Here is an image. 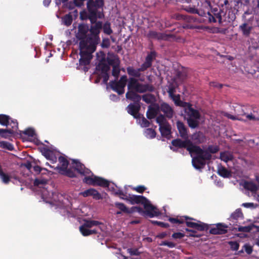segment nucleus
<instances>
[{
    "instance_id": "obj_1",
    "label": "nucleus",
    "mask_w": 259,
    "mask_h": 259,
    "mask_svg": "<svg viewBox=\"0 0 259 259\" xmlns=\"http://www.w3.org/2000/svg\"><path fill=\"white\" fill-rule=\"evenodd\" d=\"M92 24L91 28V35L87 38L80 40L79 43L80 64L83 65H88L90 63L92 58V54L94 52L96 49V46L100 41L99 34L102 26L101 22L96 20Z\"/></svg>"
},
{
    "instance_id": "obj_2",
    "label": "nucleus",
    "mask_w": 259,
    "mask_h": 259,
    "mask_svg": "<svg viewBox=\"0 0 259 259\" xmlns=\"http://www.w3.org/2000/svg\"><path fill=\"white\" fill-rule=\"evenodd\" d=\"M172 146L178 148H186L192 157V163L196 169H200L204 165V159L208 158L210 155L203 152L199 147L193 145L189 140L182 141L180 139L173 140Z\"/></svg>"
},
{
    "instance_id": "obj_3",
    "label": "nucleus",
    "mask_w": 259,
    "mask_h": 259,
    "mask_svg": "<svg viewBox=\"0 0 259 259\" xmlns=\"http://www.w3.org/2000/svg\"><path fill=\"white\" fill-rule=\"evenodd\" d=\"M75 164L74 167L80 174L87 176L83 180V182L93 186H100L102 187H108L115 194L123 195L122 191L117 186L112 187L110 186L108 182L100 177H96L93 175L90 169L85 168L84 166L76 160H73Z\"/></svg>"
},
{
    "instance_id": "obj_4",
    "label": "nucleus",
    "mask_w": 259,
    "mask_h": 259,
    "mask_svg": "<svg viewBox=\"0 0 259 259\" xmlns=\"http://www.w3.org/2000/svg\"><path fill=\"white\" fill-rule=\"evenodd\" d=\"M183 2L187 3H190L192 0H182ZM196 3L193 6H189L184 8V10L192 14H198V15L202 16H205L209 19V21L211 22H215L218 21L219 22H221L222 18L221 15L219 13H214L213 15H212L210 12L209 11L210 7V3L205 1L203 3V6L205 8V10H201L197 9V6L199 5L198 0H195Z\"/></svg>"
},
{
    "instance_id": "obj_5",
    "label": "nucleus",
    "mask_w": 259,
    "mask_h": 259,
    "mask_svg": "<svg viewBox=\"0 0 259 259\" xmlns=\"http://www.w3.org/2000/svg\"><path fill=\"white\" fill-rule=\"evenodd\" d=\"M126 200L132 204L141 203L144 204V208L147 212V214L151 218L158 216L160 213L158 210L150 202L141 196L132 195L130 196Z\"/></svg>"
},
{
    "instance_id": "obj_6",
    "label": "nucleus",
    "mask_w": 259,
    "mask_h": 259,
    "mask_svg": "<svg viewBox=\"0 0 259 259\" xmlns=\"http://www.w3.org/2000/svg\"><path fill=\"white\" fill-rule=\"evenodd\" d=\"M185 113L188 116L187 121L189 126L192 128L196 127L199 124L200 118L199 112L188 105L185 108Z\"/></svg>"
},
{
    "instance_id": "obj_7",
    "label": "nucleus",
    "mask_w": 259,
    "mask_h": 259,
    "mask_svg": "<svg viewBox=\"0 0 259 259\" xmlns=\"http://www.w3.org/2000/svg\"><path fill=\"white\" fill-rule=\"evenodd\" d=\"M178 81L177 79L175 80V82L171 84H170L168 87V93L169 97L173 100L175 103L178 106H185L187 104L186 103L182 102L180 100V95H176L174 93L176 92V88L177 87Z\"/></svg>"
},
{
    "instance_id": "obj_8",
    "label": "nucleus",
    "mask_w": 259,
    "mask_h": 259,
    "mask_svg": "<svg viewBox=\"0 0 259 259\" xmlns=\"http://www.w3.org/2000/svg\"><path fill=\"white\" fill-rule=\"evenodd\" d=\"M127 88L128 90L139 93L145 92L148 89L147 86L140 84L137 79L132 77L128 80Z\"/></svg>"
},
{
    "instance_id": "obj_9",
    "label": "nucleus",
    "mask_w": 259,
    "mask_h": 259,
    "mask_svg": "<svg viewBox=\"0 0 259 259\" xmlns=\"http://www.w3.org/2000/svg\"><path fill=\"white\" fill-rule=\"evenodd\" d=\"M127 82V77L124 75L121 77L118 81H112L110 82L111 88L118 94L121 95L124 92V87Z\"/></svg>"
},
{
    "instance_id": "obj_10",
    "label": "nucleus",
    "mask_w": 259,
    "mask_h": 259,
    "mask_svg": "<svg viewBox=\"0 0 259 259\" xmlns=\"http://www.w3.org/2000/svg\"><path fill=\"white\" fill-rule=\"evenodd\" d=\"M246 109V108L245 107L237 105L235 107V116L230 115L228 113H226L225 115L228 118L233 120H246V118L245 119L244 118V117H246V115L248 114L245 112Z\"/></svg>"
},
{
    "instance_id": "obj_11",
    "label": "nucleus",
    "mask_w": 259,
    "mask_h": 259,
    "mask_svg": "<svg viewBox=\"0 0 259 259\" xmlns=\"http://www.w3.org/2000/svg\"><path fill=\"white\" fill-rule=\"evenodd\" d=\"M87 7L89 12V18L91 22L93 23L97 20V10L100 7H98L96 3L93 0H89L87 3Z\"/></svg>"
},
{
    "instance_id": "obj_12",
    "label": "nucleus",
    "mask_w": 259,
    "mask_h": 259,
    "mask_svg": "<svg viewBox=\"0 0 259 259\" xmlns=\"http://www.w3.org/2000/svg\"><path fill=\"white\" fill-rule=\"evenodd\" d=\"M107 59L108 63L113 66L112 75L117 77L120 72L118 59L116 56L110 55L108 56Z\"/></svg>"
},
{
    "instance_id": "obj_13",
    "label": "nucleus",
    "mask_w": 259,
    "mask_h": 259,
    "mask_svg": "<svg viewBox=\"0 0 259 259\" xmlns=\"http://www.w3.org/2000/svg\"><path fill=\"white\" fill-rule=\"evenodd\" d=\"M41 197L44 201L47 202H51L52 201H56V194L49 192L48 190V187L44 188L41 190Z\"/></svg>"
},
{
    "instance_id": "obj_14",
    "label": "nucleus",
    "mask_w": 259,
    "mask_h": 259,
    "mask_svg": "<svg viewBox=\"0 0 259 259\" xmlns=\"http://www.w3.org/2000/svg\"><path fill=\"white\" fill-rule=\"evenodd\" d=\"M41 197L44 201L47 202H51L52 201H56V194L49 192L48 190V187L44 188L41 190Z\"/></svg>"
},
{
    "instance_id": "obj_15",
    "label": "nucleus",
    "mask_w": 259,
    "mask_h": 259,
    "mask_svg": "<svg viewBox=\"0 0 259 259\" xmlns=\"http://www.w3.org/2000/svg\"><path fill=\"white\" fill-rule=\"evenodd\" d=\"M228 227L223 224H218L210 229V233L212 234H223L227 232Z\"/></svg>"
},
{
    "instance_id": "obj_16",
    "label": "nucleus",
    "mask_w": 259,
    "mask_h": 259,
    "mask_svg": "<svg viewBox=\"0 0 259 259\" xmlns=\"http://www.w3.org/2000/svg\"><path fill=\"white\" fill-rule=\"evenodd\" d=\"M84 197L92 196L94 199L99 200L101 198L100 194L95 189L91 188L79 193Z\"/></svg>"
},
{
    "instance_id": "obj_17",
    "label": "nucleus",
    "mask_w": 259,
    "mask_h": 259,
    "mask_svg": "<svg viewBox=\"0 0 259 259\" xmlns=\"http://www.w3.org/2000/svg\"><path fill=\"white\" fill-rule=\"evenodd\" d=\"M89 31V27L87 25L84 24H80L78 28V32L77 34V37L79 39H81V40L85 39L88 37H85L86 34Z\"/></svg>"
},
{
    "instance_id": "obj_18",
    "label": "nucleus",
    "mask_w": 259,
    "mask_h": 259,
    "mask_svg": "<svg viewBox=\"0 0 259 259\" xmlns=\"http://www.w3.org/2000/svg\"><path fill=\"white\" fill-rule=\"evenodd\" d=\"M13 123V125L12 126V130H4L0 128V136L4 138H7L12 134H13L18 128V123L16 122H14L13 121H12Z\"/></svg>"
},
{
    "instance_id": "obj_19",
    "label": "nucleus",
    "mask_w": 259,
    "mask_h": 259,
    "mask_svg": "<svg viewBox=\"0 0 259 259\" xmlns=\"http://www.w3.org/2000/svg\"><path fill=\"white\" fill-rule=\"evenodd\" d=\"M160 109L168 118H171L172 117L174 111L167 104L162 103L161 105Z\"/></svg>"
},
{
    "instance_id": "obj_20",
    "label": "nucleus",
    "mask_w": 259,
    "mask_h": 259,
    "mask_svg": "<svg viewBox=\"0 0 259 259\" xmlns=\"http://www.w3.org/2000/svg\"><path fill=\"white\" fill-rule=\"evenodd\" d=\"M154 58V53H151L150 54L148 55L146 58L145 62L142 64L141 67L139 68V70L143 71L148 68L150 67L151 65L152 61Z\"/></svg>"
},
{
    "instance_id": "obj_21",
    "label": "nucleus",
    "mask_w": 259,
    "mask_h": 259,
    "mask_svg": "<svg viewBox=\"0 0 259 259\" xmlns=\"http://www.w3.org/2000/svg\"><path fill=\"white\" fill-rule=\"evenodd\" d=\"M115 205L116 207L119 209L121 211H123L125 213H131L133 211H137L140 212V209L139 207H135L132 208V210H129L124 204L121 203H115Z\"/></svg>"
},
{
    "instance_id": "obj_22",
    "label": "nucleus",
    "mask_w": 259,
    "mask_h": 259,
    "mask_svg": "<svg viewBox=\"0 0 259 259\" xmlns=\"http://www.w3.org/2000/svg\"><path fill=\"white\" fill-rule=\"evenodd\" d=\"M79 231L84 236H89L98 232V229H91L82 226H80Z\"/></svg>"
},
{
    "instance_id": "obj_23",
    "label": "nucleus",
    "mask_w": 259,
    "mask_h": 259,
    "mask_svg": "<svg viewBox=\"0 0 259 259\" xmlns=\"http://www.w3.org/2000/svg\"><path fill=\"white\" fill-rule=\"evenodd\" d=\"M100 225L101 224L98 221L85 220L82 226L90 229H91L92 227L96 226L97 227L96 229L98 230H102V228Z\"/></svg>"
},
{
    "instance_id": "obj_24",
    "label": "nucleus",
    "mask_w": 259,
    "mask_h": 259,
    "mask_svg": "<svg viewBox=\"0 0 259 259\" xmlns=\"http://www.w3.org/2000/svg\"><path fill=\"white\" fill-rule=\"evenodd\" d=\"M177 126L181 137L185 139H186L187 138V132L184 124L182 122L178 121L177 122Z\"/></svg>"
},
{
    "instance_id": "obj_25",
    "label": "nucleus",
    "mask_w": 259,
    "mask_h": 259,
    "mask_svg": "<svg viewBox=\"0 0 259 259\" xmlns=\"http://www.w3.org/2000/svg\"><path fill=\"white\" fill-rule=\"evenodd\" d=\"M126 98L134 102H138L140 100V96L135 91L128 90L126 94Z\"/></svg>"
},
{
    "instance_id": "obj_26",
    "label": "nucleus",
    "mask_w": 259,
    "mask_h": 259,
    "mask_svg": "<svg viewBox=\"0 0 259 259\" xmlns=\"http://www.w3.org/2000/svg\"><path fill=\"white\" fill-rule=\"evenodd\" d=\"M68 165V161L64 157L61 156L59 158V164L57 166L58 169L65 171L67 169Z\"/></svg>"
},
{
    "instance_id": "obj_27",
    "label": "nucleus",
    "mask_w": 259,
    "mask_h": 259,
    "mask_svg": "<svg viewBox=\"0 0 259 259\" xmlns=\"http://www.w3.org/2000/svg\"><path fill=\"white\" fill-rule=\"evenodd\" d=\"M126 110L129 114L133 115L135 117H137L138 108L137 106L131 104L127 107Z\"/></svg>"
},
{
    "instance_id": "obj_28",
    "label": "nucleus",
    "mask_w": 259,
    "mask_h": 259,
    "mask_svg": "<svg viewBox=\"0 0 259 259\" xmlns=\"http://www.w3.org/2000/svg\"><path fill=\"white\" fill-rule=\"evenodd\" d=\"M186 225L188 227L197 229L199 231H202L204 229L203 225L197 223L186 221Z\"/></svg>"
},
{
    "instance_id": "obj_29",
    "label": "nucleus",
    "mask_w": 259,
    "mask_h": 259,
    "mask_svg": "<svg viewBox=\"0 0 259 259\" xmlns=\"http://www.w3.org/2000/svg\"><path fill=\"white\" fill-rule=\"evenodd\" d=\"M146 114L148 118H154L157 114V109L153 106H149Z\"/></svg>"
},
{
    "instance_id": "obj_30",
    "label": "nucleus",
    "mask_w": 259,
    "mask_h": 259,
    "mask_svg": "<svg viewBox=\"0 0 259 259\" xmlns=\"http://www.w3.org/2000/svg\"><path fill=\"white\" fill-rule=\"evenodd\" d=\"M159 130L162 136L167 137L170 134V125L168 123L161 125L159 126Z\"/></svg>"
},
{
    "instance_id": "obj_31",
    "label": "nucleus",
    "mask_w": 259,
    "mask_h": 259,
    "mask_svg": "<svg viewBox=\"0 0 259 259\" xmlns=\"http://www.w3.org/2000/svg\"><path fill=\"white\" fill-rule=\"evenodd\" d=\"M244 187L251 191L252 192H255L257 190L256 185L251 182H245L243 184Z\"/></svg>"
},
{
    "instance_id": "obj_32",
    "label": "nucleus",
    "mask_w": 259,
    "mask_h": 259,
    "mask_svg": "<svg viewBox=\"0 0 259 259\" xmlns=\"http://www.w3.org/2000/svg\"><path fill=\"white\" fill-rule=\"evenodd\" d=\"M101 67L103 72L102 77L103 78V81L106 83L109 79V75L107 72L109 70L110 67L109 65H103Z\"/></svg>"
},
{
    "instance_id": "obj_33",
    "label": "nucleus",
    "mask_w": 259,
    "mask_h": 259,
    "mask_svg": "<svg viewBox=\"0 0 259 259\" xmlns=\"http://www.w3.org/2000/svg\"><path fill=\"white\" fill-rule=\"evenodd\" d=\"M218 171L220 176L224 178H227L231 176L230 172L224 167H219Z\"/></svg>"
},
{
    "instance_id": "obj_34",
    "label": "nucleus",
    "mask_w": 259,
    "mask_h": 259,
    "mask_svg": "<svg viewBox=\"0 0 259 259\" xmlns=\"http://www.w3.org/2000/svg\"><path fill=\"white\" fill-rule=\"evenodd\" d=\"M221 159L225 162H228L233 159L232 153L229 152H225L221 154Z\"/></svg>"
},
{
    "instance_id": "obj_35",
    "label": "nucleus",
    "mask_w": 259,
    "mask_h": 259,
    "mask_svg": "<svg viewBox=\"0 0 259 259\" xmlns=\"http://www.w3.org/2000/svg\"><path fill=\"white\" fill-rule=\"evenodd\" d=\"M253 229H255L256 230L259 232V226H257L254 225H252L247 227H241L238 228V230L239 231L243 232H249L250 231L253 230Z\"/></svg>"
},
{
    "instance_id": "obj_36",
    "label": "nucleus",
    "mask_w": 259,
    "mask_h": 259,
    "mask_svg": "<svg viewBox=\"0 0 259 259\" xmlns=\"http://www.w3.org/2000/svg\"><path fill=\"white\" fill-rule=\"evenodd\" d=\"M246 119L249 120L257 121L259 120V113L257 112L253 111L250 114H247L246 116Z\"/></svg>"
},
{
    "instance_id": "obj_37",
    "label": "nucleus",
    "mask_w": 259,
    "mask_h": 259,
    "mask_svg": "<svg viewBox=\"0 0 259 259\" xmlns=\"http://www.w3.org/2000/svg\"><path fill=\"white\" fill-rule=\"evenodd\" d=\"M47 181L43 179H36L34 181V185L38 186L40 188L43 189L46 188Z\"/></svg>"
},
{
    "instance_id": "obj_38",
    "label": "nucleus",
    "mask_w": 259,
    "mask_h": 259,
    "mask_svg": "<svg viewBox=\"0 0 259 259\" xmlns=\"http://www.w3.org/2000/svg\"><path fill=\"white\" fill-rule=\"evenodd\" d=\"M0 178L2 182L6 184L9 183L11 179L10 177L8 174L4 172L2 170V171H0Z\"/></svg>"
},
{
    "instance_id": "obj_39",
    "label": "nucleus",
    "mask_w": 259,
    "mask_h": 259,
    "mask_svg": "<svg viewBox=\"0 0 259 259\" xmlns=\"http://www.w3.org/2000/svg\"><path fill=\"white\" fill-rule=\"evenodd\" d=\"M241 29L242 30L243 34L245 35H248L250 33V30L251 29V27L247 24H243V25L240 26Z\"/></svg>"
},
{
    "instance_id": "obj_40",
    "label": "nucleus",
    "mask_w": 259,
    "mask_h": 259,
    "mask_svg": "<svg viewBox=\"0 0 259 259\" xmlns=\"http://www.w3.org/2000/svg\"><path fill=\"white\" fill-rule=\"evenodd\" d=\"M127 71L128 74L132 76L139 77L140 75V72L141 71L139 70V68L138 70H135L132 67H128L127 68Z\"/></svg>"
},
{
    "instance_id": "obj_41",
    "label": "nucleus",
    "mask_w": 259,
    "mask_h": 259,
    "mask_svg": "<svg viewBox=\"0 0 259 259\" xmlns=\"http://www.w3.org/2000/svg\"><path fill=\"white\" fill-rule=\"evenodd\" d=\"M201 150L203 152H207L210 155V157L209 158L204 159V164H205V160L209 159L210 158V157H211L210 153H214L217 152L218 151V148L217 147H209L208 148L207 150H206V151H203L202 149H201Z\"/></svg>"
},
{
    "instance_id": "obj_42",
    "label": "nucleus",
    "mask_w": 259,
    "mask_h": 259,
    "mask_svg": "<svg viewBox=\"0 0 259 259\" xmlns=\"http://www.w3.org/2000/svg\"><path fill=\"white\" fill-rule=\"evenodd\" d=\"M145 135L148 138H153L156 136V133L151 128H147L145 131Z\"/></svg>"
},
{
    "instance_id": "obj_43",
    "label": "nucleus",
    "mask_w": 259,
    "mask_h": 259,
    "mask_svg": "<svg viewBox=\"0 0 259 259\" xmlns=\"http://www.w3.org/2000/svg\"><path fill=\"white\" fill-rule=\"evenodd\" d=\"M62 21L64 24L66 26L70 25L72 22V17L70 15H66L63 18Z\"/></svg>"
},
{
    "instance_id": "obj_44",
    "label": "nucleus",
    "mask_w": 259,
    "mask_h": 259,
    "mask_svg": "<svg viewBox=\"0 0 259 259\" xmlns=\"http://www.w3.org/2000/svg\"><path fill=\"white\" fill-rule=\"evenodd\" d=\"M9 123V118L5 115H0V124L7 126Z\"/></svg>"
},
{
    "instance_id": "obj_45",
    "label": "nucleus",
    "mask_w": 259,
    "mask_h": 259,
    "mask_svg": "<svg viewBox=\"0 0 259 259\" xmlns=\"http://www.w3.org/2000/svg\"><path fill=\"white\" fill-rule=\"evenodd\" d=\"M138 122L142 127H148L149 125V122L144 117H139Z\"/></svg>"
},
{
    "instance_id": "obj_46",
    "label": "nucleus",
    "mask_w": 259,
    "mask_h": 259,
    "mask_svg": "<svg viewBox=\"0 0 259 259\" xmlns=\"http://www.w3.org/2000/svg\"><path fill=\"white\" fill-rule=\"evenodd\" d=\"M0 146L2 148L7 149L9 150H12L14 149L13 146L7 142H0Z\"/></svg>"
},
{
    "instance_id": "obj_47",
    "label": "nucleus",
    "mask_w": 259,
    "mask_h": 259,
    "mask_svg": "<svg viewBox=\"0 0 259 259\" xmlns=\"http://www.w3.org/2000/svg\"><path fill=\"white\" fill-rule=\"evenodd\" d=\"M156 121L159 124V126L167 123L165 118L162 115L158 116L156 118Z\"/></svg>"
},
{
    "instance_id": "obj_48",
    "label": "nucleus",
    "mask_w": 259,
    "mask_h": 259,
    "mask_svg": "<svg viewBox=\"0 0 259 259\" xmlns=\"http://www.w3.org/2000/svg\"><path fill=\"white\" fill-rule=\"evenodd\" d=\"M143 100L147 103H151L153 101V97L151 95H145L142 97Z\"/></svg>"
},
{
    "instance_id": "obj_49",
    "label": "nucleus",
    "mask_w": 259,
    "mask_h": 259,
    "mask_svg": "<svg viewBox=\"0 0 259 259\" xmlns=\"http://www.w3.org/2000/svg\"><path fill=\"white\" fill-rule=\"evenodd\" d=\"M103 31L104 32L107 34H110L112 31L110 28V24L108 23H106L104 26H103Z\"/></svg>"
},
{
    "instance_id": "obj_50",
    "label": "nucleus",
    "mask_w": 259,
    "mask_h": 259,
    "mask_svg": "<svg viewBox=\"0 0 259 259\" xmlns=\"http://www.w3.org/2000/svg\"><path fill=\"white\" fill-rule=\"evenodd\" d=\"M242 213L240 209H237L232 214V217L235 219H237L239 218L242 217Z\"/></svg>"
},
{
    "instance_id": "obj_51",
    "label": "nucleus",
    "mask_w": 259,
    "mask_h": 259,
    "mask_svg": "<svg viewBox=\"0 0 259 259\" xmlns=\"http://www.w3.org/2000/svg\"><path fill=\"white\" fill-rule=\"evenodd\" d=\"M229 244L230 245L231 249L233 250H237L239 248V243L237 242L230 241Z\"/></svg>"
},
{
    "instance_id": "obj_52",
    "label": "nucleus",
    "mask_w": 259,
    "mask_h": 259,
    "mask_svg": "<svg viewBox=\"0 0 259 259\" xmlns=\"http://www.w3.org/2000/svg\"><path fill=\"white\" fill-rule=\"evenodd\" d=\"M24 134L28 135V136L34 138L35 136V132L32 128H28L24 132Z\"/></svg>"
},
{
    "instance_id": "obj_53",
    "label": "nucleus",
    "mask_w": 259,
    "mask_h": 259,
    "mask_svg": "<svg viewBox=\"0 0 259 259\" xmlns=\"http://www.w3.org/2000/svg\"><path fill=\"white\" fill-rule=\"evenodd\" d=\"M169 221L172 223H183L184 221L183 218L177 219V218H169Z\"/></svg>"
},
{
    "instance_id": "obj_54",
    "label": "nucleus",
    "mask_w": 259,
    "mask_h": 259,
    "mask_svg": "<svg viewBox=\"0 0 259 259\" xmlns=\"http://www.w3.org/2000/svg\"><path fill=\"white\" fill-rule=\"evenodd\" d=\"M150 36L151 37H154V38H157V39H162V38H163L162 34L157 33V32H156L155 31H151L150 33Z\"/></svg>"
},
{
    "instance_id": "obj_55",
    "label": "nucleus",
    "mask_w": 259,
    "mask_h": 259,
    "mask_svg": "<svg viewBox=\"0 0 259 259\" xmlns=\"http://www.w3.org/2000/svg\"><path fill=\"white\" fill-rule=\"evenodd\" d=\"M127 252L132 255H137L140 254L137 249H132L130 248L127 249Z\"/></svg>"
},
{
    "instance_id": "obj_56",
    "label": "nucleus",
    "mask_w": 259,
    "mask_h": 259,
    "mask_svg": "<svg viewBox=\"0 0 259 259\" xmlns=\"http://www.w3.org/2000/svg\"><path fill=\"white\" fill-rule=\"evenodd\" d=\"M160 245L167 246L169 247L172 248L175 246V244L172 242L163 241L161 243Z\"/></svg>"
},
{
    "instance_id": "obj_57",
    "label": "nucleus",
    "mask_w": 259,
    "mask_h": 259,
    "mask_svg": "<svg viewBox=\"0 0 259 259\" xmlns=\"http://www.w3.org/2000/svg\"><path fill=\"white\" fill-rule=\"evenodd\" d=\"M185 236V234L182 233H175L172 235V238L175 239H181Z\"/></svg>"
},
{
    "instance_id": "obj_58",
    "label": "nucleus",
    "mask_w": 259,
    "mask_h": 259,
    "mask_svg": "<svg viewBox=\"0 0 259 259\" xmlns=\"http://www.w3.org/2000/svg\"><path fill=\"white\" fill-rule=\"evenodd\" d=\"M242 206L246 208H255L256 205H255L253 203H244L242 204Z\"/></svg>"
},
{
    "instance_id": "obj_59",
    "label": "nucleus",
    "mask_w": 259,
    "mask_h": 259,
    "mask_svg": "<svg viewBox=\"0 0 259 259\" xmlns=\"http://www.w3.org/2000/svg\"><path fill=\"white\" fill-rule=\"evenodd\" d=\"M244 248H245V251L248 254H250L252 251V247L249 245H244Z\"/></svg>"
},
{
    "instance_id": "obj_60",
    "label": "nucleus",
    "mask_w": 259,
    "mask_h": 259,
    "mask_svg": "<svg viewBox=\"0 0 259 259\" xmlns=\"http://www.w3.org/2000/svg\"><path fill=\"white\" fill-rule=\"evenodd\" d=\"M135 190L138 192L142 193L145 190V188L144 186H140L135 188Z\"/></svg>"
},
{
    "instance_id": "obj_61",
    "label": "nucleus",
    "mask_w": 259,
    "mask_h": 259,
    "mask_svg": "<svg viewBox=\"0 0 259 259\" xmlns=\"http://www.w3.org/2000/svg\"><path fill=\"white\" fill-rule=\"evenodd\" d=\"M109 46V41L108 39H103L102 46L103 48H107Z\"/></svg>"
},
{
    "instance_id": "obj_62",
    "label": "nucleus",
    "mask_w": 259,
    "mask_h": 259,
    "mask_svg": "<svg viewBox=\"0 0 259 259\" xmlns=\"http://www.w3.org/2000/svg\"><path fill=\"white\" fill-rule=\"evenodd\" d=\"M98 7H102L103 5V0H95Z\"/></svg>"
},
{
    "instance_id": "obj_63",
    "label": "nucleus",
    "mask_w": 259,
    "mask_h": 259,
    "mask_svg": "<svg viewBox=\"0 0 259 259\" xmlns=\"http://www.w3.org/2000/svg\"><path fill=\"white\" fill-rule=\"evenodd\" d=\"M51 2V0H44L43 4L46 7H47L49 5Z\"/></svg>"
},
{
    "instance_id": "obj_64",
    "label": "nucleus",
    "mask_w": 259,
    "mask_h": 259,
    "mask_svg": "<svg viewBox=\"0 0 259 259\" xmlns=\"http://www.w3.org/2000/svg\"><path fill=\"white\" fill-rule=\"evenodd\" d=\"M33 169L36 172H39L41 171V168L39 166H34Z\"/></svg>"
}]
</instances>
